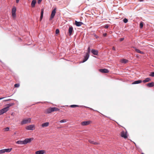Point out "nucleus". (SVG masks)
<instances>
[{
    "label": "nucleus",
    "mask_w": 154,
    "mask_h": 154,
    "mask_svg": "<svg viewBox=\"0 0 154 154\" xmlns=\"http://www.w3.org/2000/svg\"><path fill=\"white\" fill-rule=\"evenodd\" d=\"M59 110L60 109L57 107H50L46 109L45 110V112L46 114H48L53 112L59 111Z\"/></svg>",
    "instance_id": "nucleus-1"
},
{
    "label": "nucleus",
    "mask_w": 154,
    "mask_h": 154,
    "mask_svg": "<svg viewBox=\"0 0 154 154\" xmlns=\"http://www.w3.org/2000/svg\"><path fill=\"white\" fill-rule=\"evenodd\" d=\"M14 103H11L7 105V106L0 110V115L3 114L4 113L6 112L9 109V108L10 106H13Z\"/></svg>",
    "instance_id": "nucleus-2"
},
{
    "label": "nucleus",
    "mask_w": 154,
    "mask_h": 154,
    "mask_svg": "<svg viewBox=\"0 0 154 154\" xmlns=\"http://www.w3.org/2000/svg\"><path fill=\"white\" fill-rule=\"evenodd\" d=\"M16 8L14 6L12 9V15L13 18H15L16 16Z\"/></svg>",
    "instance_id": "nucleus-3"
},
{
    "label": "nucleus",
    "mask_w": 154,
    "mask_h": 154,
    "mask_svg": "<svg viewBox=\"0 0 154 154\" xmlns=\"http://www.w3.org/2000/svg\"><path fill=\"white\" fill-rule=\"evenodd\" d=\"M31 119L30 118L24 119L21 122V125H23L26 124L28 123H29L31 122Z\"/></svg>",
    "instance_id": "nucleus-4"
},
{
    "label": "nucleus",
    "mask_w": 154,
    "mask_h": 154,
    "mask_svg": "<svg viewBox=\"0 0 154 154\" xmlns=\"http://www.w3.org/2000/svg\"><path fill=\"white\" fill-rule=\"evenodd\" d=\"M25 128L26 130L32 131L35 129V125H30L26 126Z\"/></svg>",
    "instance_id": "nucleus-5"
},
{
    "label": "nucleus",
    "mask_w": 154,
    "mask_h": 154,
    "mask_svg": "<svg viewBox=\"0 0 154 154\" xmlns=\"http://www.w3.org/2000/svg\"><path fill=\"white\" fill-rule=\"evenodd\" d=\"M91 123V121L90 120L87 121L82 122L81 123V125L82 126L88 125Z\"/></svg>",
    "instance_id": "nucleus-6"
},
{
    "label": "nucleus",
    "mask_w": 154,
    "mask_h": 154,
    "mask_svg": "<svg viewBox=\"0 0 154 154\" xmlns=\"http://www.w3.org/2000/svg\"><path fill=\"white\" fill-rule=\"evenodd\" d=\"M33 139L34 138H33L25 139L24 140H23L24 144H26L28 143H30L32 140H33Z\"/></svg>",
    "instance_id": "nucleus-7"
},
{
    "label": "nucleus",
    "mask_w": 154,
    "mask_h": 154,
    "mask_svg": "<svg viewBox=\"0 0 154 154\" xmlns=\"http://www.w3.org/2000/svg\"><path fill=\"white\" fill-rule=\"evenodd\" d=\"M56 8H54L52 11L51 17L49 18V20H51L54 17L56 13Z\"/></svg>",
    "instance_id": "nucleus-8"
},
{
    "label": "nucleus",
    "mask_w": 154,
    "mask_h": 154,
    "mask_svg": "<svg viewBox=\"0 0 154 154\" xmlns=\"http://www.w3.org/2000/svg\"><path fill=\"white\" fill-rule=\"evenodd\" d=\"M121 136L122 137L124 138H127L128 137L127 134V131H122L121 132Z\"/></svg>",
    "instance_id": "nucleus-9"
},
{
    "label": "nucleus",
    "mask_w": 154,
    "mask_h": 154,
    "mask_svg": "<svg viewBox=\"0 0 154 154\" xmlns=\"http://www.w3.org/2000/svg\"><path fill=\"white\" fill-rule=\"evenodd\" d=\"M73 32V28L71 26L69 27L68 32L69 35H72Z\"/></svg>",
    "instance_id": "nucleus-10"
},
{
    "label": "nucleus",
    "mask_w": 154,
    "mask_h": 154,
    "mask_svg": "<svg viewBox=\"0 0 154 154\" xmlns=\"http://www.w3.org/2000/svg\"><path fill=\"white\" fill-rule=\"evenodd\" d=\"M99 71L103 73H107L109 72V70L107 69H99Z\"/></svg>",
    "instance_id": "nucleus-11"
},
{
    "label": "nucleus",
    "mask_w": 154,
    "mask_h": 154,
    "mask_svg": "<svg viewBox=\"0 0 154 154\" xmlns=\"http://www.w3.org/2000/svg\"><path fill=\"white\" fill-rule=\"evenodd\" d=\"M75 24L77 26H79L82 25L83 23L81 22H78L77 21H75Z\"/></svg>",
    "instance_id": "nucleus-12"
},
{
    "label": "nucleus",
    "mask_w": 154,
    "mask_h": 154,
    "mask_svg": "<svg viewBox=\"0 0 154 154\" xmlns=\"http://www.w3.org/2000/svg\"><path fill=\"white\" fill-rule=\"evenodd\" d=\"M146 85L148 87H151L154 86V82H152L149 83Z\"/></svg>",
    "instance_id": "nucleus-13"
},
{
    "label": "nucleus",
    "mask_w": 154,
    "mask_h": 154,
    "mask_svg": "<svg viewBox=\"0 0 154 154\" xmlns=\"http://www.w3.org/2000/svg\"><path fill=\"white\" fill-rule=\"evenodd\" d=\"M45 152L44 150H41L37 151L35 152V154H43Z\"/></svg>",
    "instance_id": "nucleus-14"
},
{
    "label": "nucleus",
    "mask_w": 154,
    "mask_h": 154,
    "mask_svg": "<svg viewBox=\"0 0 154 154\" xmlns=\"http://www.w3.org/2000/svg\"><path fill=\"white\" fill-rule=\"evenodd\" d=\"M89 56V54H88V53H87L86 54L85 56L84 57V59L83 60V62H84L86 61L88 58Z\"/></svg>",
    "instance_id": "nucleus-15"
},
{
    "label": "nucleus",
    "mask_w": 154,
    "mask_h": 154,
    "mask_svg": "<svg viewBox=\"0 0 154 154\" xmlns=\"http://www.w3.org/2000/svg\"><path fill=\"white\" fill-rule=\"evenodd\" d=\"M133 48L134 49L135 51L138 53H140L141 54H144V53L142 51H140L139 49H137L135 47H133Z\"/></svg>",
    "instance_id": "nucleus-16"
},
{
    "label": "nucleus",
    "mask_w": 154,
    "mask_h": 154,
    "mask_svg": "<svg viewBox=\"0 0 154 154\" xmlns=\"http://www.w3.org/2000/svg\"><path fill=\"white\" fill-rule=\"evenodd\" d=\"M36 2V0H33L32 2L31 6L32 7H35V4Z\"/></svg>",
    "instance_id": "nucleus-17"
},
{
    "label": "nucleus",
    "mask_w": 154,
    "mask_h": 154,
    "mask_svg": "<svg viewBox=\"0 0 154 154\" xmlns=\"http://www.w3.org/2000/svg\"><path fill=\"white\" fill-rule=\"evenodd\" d=\"M43 13H44V9H41V16H40V21H41V20L43 18Z\"/></svg>",
    "instance_id": "nucleus-18"
},
{
    "label": "nucleus",
    "mask_w": 154,
    "mask_h": 154,
    "mask_svg": "<svg viewBox=\"0 0 154 154\" xmlns=\"http://www.w3.org/2000/svg\"><path fill=\"white\" fill-rule=\"evenodd\" d=\"M91 52L92 53H93L95 55H97L98 54V51L95 50H92Z\"/></svg>",
    "instance_id": "nucleus-19"
},
{
    "label": "nucleus",
    "mask_w": 154,
    "mask_h": 154,
    "mask_svg": "<svg viewBox=\"0 0 154 154\" xmlns=\"http://www.w3.org/2000/svg\"><path fill=\"white\" fill-rule=\"evenodd\" d=\"M49 125V123L48 122H45V123L42 124V125L41 126H42V127H46L48 126Z\"/></svg>",
    "instance_id": "nucleus-20"
},
{
    "label": "nucleus",
    "mask_w": 154,
    "mask_h": 154,
    "mask_svg": "<svg viewBox=\"0 0 154 154\" xmlns=\"http://www.w3.org/2000/svg\"><path fill=\"white\" fill-rule=\"evenodd\" d=\"M128 61V60L125 59H122L120 60V62L123 63H127Z\"/></svg>",
    "instance_id": "nucleus-21"
},
{
    "label": "nucleus",
    "mask_w": 154,
    "mask_h": 154,
    "mask_svg": "<svg viewBox=\"0 0 154 154\" xmlns=\"http://www.w3.org/2000/svg\"><path fill=\"white\" fill-rule=\"evenodd\" d=\"M142 81L141 80H139L137 81H135L134 82L132 83V84H136L141 83Z\"/></svg>",
    "instance_id": "nucleus-22"
},
{
    "label": "nucleus",
    "mask_w": 154,
    "mask_h": 154,
    "mask_svg": "<svg viewBox=\"0 0 154 154\" xmlns=\"http://www.w3.org/2000/svg\"><path fill=\"white\" fill-rule=\"evenodd\" d=\"M150 80V79L149 78H147L143 80V82L144 83H145L147 82H149Z\"/></svg>",
    "instance_id": "nucleus-23"
},
{
    "label": "nucleus",
    "mask_w": 154,
    "mask_h": 154,
    "mask_svg": "<svg viewBox=\"0 0 154 154\" xmlns=\"http://www.w3.org/2000/svg\"><path fill=\"white\" fill-rule=\"evenodd\" d=\"M89 142L90 143H91L95 144V145H97L99 144V143L97 142H95L94 141H92L91 140H89Z\"/></svg>",
    "instance_id": "nucleus-24"
},
{
    "label": "nucleus",
    "mask_w": 154,
    "mask_h": 154,
    "mask_svg": "<svg viewBox=\"0 0 154 154\" xmlns=\"http://www.w3.org/2000/svg\"><path fill=\"white\" fill-rule=\"evenodd\" d=\"M16 143L18 144H24V141L21 140H18L16 142Z\"/></svg>",
    "instance_id": "nucleus-25"
},
{
    "label": "nucleus",
    "mask_w": 154,
    "mask_h": 154,
    "mask_svg": "<svg viewBox=\"0 0 154 154\" xmlns=\"http://www.w3.org/2000/svg\"><path fill=\"white\" fill-rule=\"evenodd\" d=\"M11 149H12L11 148V149H4L5 151V152H11Z\"/></svg>",
    "instance_id": "nucleus-26"
},
{
    "label": "nucleus",
    "mask_w": 154,
    "mask_h": 154,
    "mask_svg": "<svg viewBox=\"0 0 154 154\" xmlns=\"http://www.w3.org/2000/svg\"><path fill=\"white\" fill-rule=\"evenodd\" d=\"M70 106L72 108H75V107H80V106H79L77 105H71Z\"/></svg>",
    "instance_id": "nucleus-27"
},
{
    "label": "nucleus",
    "mask_w": 154,
    "mask_h": 154,
    "mask_svg": "<svg viewBox=\"0 0 154 154\" xmlns=\"http://www.w3.org/2000/svg\"><path fill=\"white\" fill-rule=\"evenodd\" d=\"M5 153V151L4 149H2L0 150V154L4 153Z\"/></svg>",
    "instance_id": "nucleus-28"
},
{
    "label": "nucleus",
    "mask_w": 154,
    "mask_h": 154,
    "mask_svg": "<svg viewBox=\"0 0 154 154\" xmlns=\"http://www.w3.org/2000/svg\"><path fill=\"white\" fill-rule=\"evenodd\" d=\"M140 28H142L143 26V22H140Z\"/></svg>",
    "instance_id": "nucleus-29"
},
{
    "label": "nucleus",
    "mask_w": 154,
    "mask_h": 154,
    "mask_svg": "<svg viewBox=\"0 0 154 154\" xmlns=\"http://www.w3.org/2000/svg\"><path fill=\"white\" fill-rule=\"evenodd\" d=\"M14 86L15 88H18L20 86V84H16L14 85Z\"/></svg>",
    "instance_id": "nucleus-30"
},
{
    "label": "nucleus",
    "mask_w": 154,
    "mask_h": 154,
    "mask_svg": "<svg viewBox=\"0 0 154 154\" xmlns=\"http://www.w3.org/2000/svg\"><path fill=\"white\" fill-rule=\"evenodd\" d=\"M123 21L124 23H127L128 21V20L126 18H125L123 20Z\"/></svg>",
    "instance_id": "nucleus-31"
},
{
    "label": "nucleus",
    "mask_w": 154,
    "mask_h": 154,
    "mask_svg": "<svg viewBox=\"0 0 154 154\" xmlns=\"http://www.w3.org/2000/svg\"><path fill=\"white\" fill-rule=\"evenodd\" d=\"M66 122V119H63L60 121V123L65 122Z\"/></svg>",
    "instance_id": "nucleus-32"
},
{
    "label": "nucleus",
    "mask_w": 154,
    "mask_h": 154,
    "mask_svg": "<svg viewBox=\"0 0 154 154\" xmlns=\"http://www.w3.org/2000/svg\"><path fill=\"white\" fill-rule=\"evenodd\" d=\"M150 76L154 77V72H151V74L149 75Z\"/></svg>",
    "instance_id": "nucleus-33"
},
{
    "label": "nucleus",
    "mask_w": 154,
    "mask_h": 154,
    "mask_svg": "<svg viewBox=\"0 0 154 154\" xmlns=\"http://www.w3.org/2000/svg\"><path fill=\"white\" fill-rule=\"evenodd\" d=\"M56 34H58L59 32V30L58 29H57L56 30Z\"/></svg>",
    "instance_id": "nucleus-34"
},
{
    "label": "nucleus",
    "mask_w": 154,
    "mask_h": 154,
    "mask_svg": "<svg viewBox=\"0 0 154 154\" xmlns=\"http://www.w3.org/2000/svg\"><path fill=\"white\" fill-rule=\"evenodd\" d=\"M9 128L8 127H7L5 128V131H9Z\"/></svg>",
    "instance_id": "nucleus-35"
},
{
    "label": "nucleus",
    "mask_w": 154,
    "mask_h": 154,
    "mask_svg": "<svg viewBox=\"0 0 154 154\" xmlns=\"http://www.w3.org/2000/svg\"><path fill=\"white\" fill-rule=\"evenodd\" d=\"M109 27V25H106L104 26V28L106 29H107Z\"/></svg>",
    "instance_id": "nucleus-36"
},
{
    "label": "nucleus",
    "mask_w": 154,
    "mask_h": 154,
    "mask_svg": "<svg viewBox=\"0 0 154 154\" xmlns=\"http://www.w3.org/2000/svg\"><path fill=\"white\" fill-rule=\"evenodd\" d=\"M90 47H89L88 48V52L87 53H88V54L90 53Z\"/></svg>",
    "instance_id": "nucleus-37"
},
{
    "label": "nucleus",
    "mask_w": 154,
    "mask_h": 154,
    "mask_svg": "<svg viewBox=\"0 0 154 154\" xmlns=\"http://www.w3.org/2000/svg\"><path fill=\"white\" fill-rule=\"evenodd\" d=\"M42 0H38V4L40 3Z\"/></svg>",
    "instance_id": "nucleus-38"
},
{
    "label": "nucleus",
    "mask_w": 154,
    "mask_h": 154,
    "mask_svg": "<svg viewBox=\"0 0 154 154\" xmlns=\"http://www.w3.org/2000/svg\"><path fill=\"white\" fill-rule=\"evenodd\" d=\"M124 39V38H120V41H123Z\"/></svg>",
    "instance_id": "nucleus-39"
},
{
    "label": "nucleus",
    "mask_w": 154,
    "mask_h": 154,
    "mask_svg": "<svg viewBox=\"0 0 154 154\" xmlns=\"http://www.w3.org/2000/svg\"><path fill=\"white\" fill-rule=\"evenodd\" d=\"M107 34L106 33H105L103 34V35L105 37L106 36Z\"/></svg>",
    "instance_id": "nucleus-40"
},
{
    "label": "nucleus",
    "mask_w": 154,
    "mask_h": 154,
    "mask_svg": "<svg viewBox=\"0 0 154 154\" xmlns=\"http://www.w3.org/2000/svg\"><path fill=\"white\" fill-rule=\"evenodd\" d=\"M20 0H16V2L17 3L19 2Z\"/></svg>",
    "instance_id": "nucleus-41"
},
{
    "label": "nucleus",
    "mask_w": 154,
    "mask_h": 154,
    "mask_svg": "<svg viewBox=\"0 0 154 154\" xmlns=\"http://www.w3.org/2000/svg\"><path fill=\"white\" fill-rule=\"evenodd\" d=\"M112 50H113L115 51V50H116L115 48L114 47H112Z\"/></svg>",
    "instance_id": "nucleus-42"
},
{
    "label": "nucleus",
    "mask_w": 154,
    "mask_h": 154,
    "mask_svg": "<svg viewBox=\"0 0 154 154\" xmlns=\"http://www.w3.org/2000/svg\"><path fill=\"white\" fill-rule=\"evenodd\" d=\"M4 98H5L4 97L0 98V100L2 99H3Z\"/></svg>",
    "instance_id": "nucleus-43"
},
{
    "label": "nucleus",
    "mask_w": 154,
    "mask_h": 154,
    "mask_svg": "<svg viewBox=\"0 0 154 154\" xmlns=\"http://www.w3.org/2000/svg\"><path fill=\"white\" fill-rule=\"evenodd\" d=\"M95 37L96 38H98V37L96 35H95Z\"/></svg>",
    "instance_id": "nucleus-44"
},
{
    "label": "nucleus",
    "mask_w": 154,
    "mask_h": 154,
    "mask_svg": "<svg viewBox=\"0 0 154 154\" xmlns=\"http://www.w3.org/2000/svg\"><path fill=\"white\" fill-rule=\"evenodd\" d=\"M138 1H139V2H142V1H143V0H138Z\"/></svg>",
    "instance_id": "nucleus-45"
},
{
    "label": "nucleus",
    "mask_w": 154,
    "mask_h": 154,
    "mask_svg": "<svg viewBox=\"0 0 154 154\" xmlns=\"http://www.w3.org/2000/svg\"><path fill=\"white\" fill-rule=\"evenodd\" d=\"M5 100V101H8V100Z\"/></svg>",
    "instance_id": "nucleus-46"
},
{
    "label": "nucleus",
    "mask_w": 154,
    "mask_h": 154,
    "mask_svg": "<svg viewBox=\"0 0 154 154\" xmlns=\"http://www.w3.org/2000/svg\"><path fill=\"white\" fill-rule=\"evenodd\" d=\"M11 115H13V114H12H12H11Z\"/></svg>",
    "instance_id": "nucleus-47"
},
{
    "label": "nucleus",
    "mask_w": 154,
    "mask_h": 154,
    "mask_svg": "<svg viewBox=\"0 0 154 154\" xmlns=\"http://www.w3.org/2000/svg\"><path fill=\"white\" fill-rule=\"evenodd\" d=\"M11 115H13V114H12H12H11Z\"/></svg>",
    "instance_id": "nucleus-48"
},
{
    "label": "nucleus",
    "mask_w": 154,
    "mask_h": 154,
    "mask_svg": "<svg viewBox=\"0 0 154 154\" xmlns=\"http://www.w3.org/2000/svg\"><path fill=\"white\" fill-rule=\"evenodd\" d=\"M142 154H144L143 153H142Z\"/></svg>",
    "instance_id": "nucleus-49"
}]
</instances>
